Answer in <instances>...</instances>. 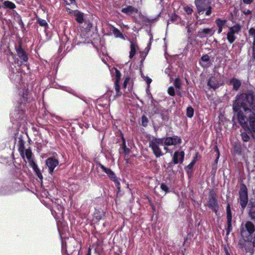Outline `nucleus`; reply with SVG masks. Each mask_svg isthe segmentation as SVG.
<instances>
[{"label":"nucleus","instance_id":"obj_42","mask_svg":"<svg viewBox=\"0 0 255 255\" xmlns=\"http://www.w3.org/2000/svg\"><path fill=\"white\" fill-rule=\"evenodd\" d=\"M160 189L162 191H163L165 194L169 192V187L167 186V185L166 184H165L164 183H162L161 184Z\"/></svg>","mask_w":255,"mask_h":255},{"label":"nucleus","instance_id":"obj_58","mask_svg":"<svg viewBox=\"0 0 255 255\" xmlns=\"http://www.w3.org/2000/svg\"><path fill=\"white\" fill-rule=\"evenodd\" d=\"M161 117L163 120H167L168 119L167 116H164L163 114L162 113L161 114Z\"/></svg>","mask_w":255,"mask_h":255},{"label":"nucleus","instance_id":"obj_34","mask_svg":"<svg viewBox=\"0 0 255 255\" xmlns=\"http://www.w3.org/2000/svg\"><path fill=\"white\" fill-rule=\"evenodd\" d=\"M194 109L191 107H188L186 109V116L189 118L193 117L194 115Z\"/></svg>","mask_w":255,"mask_h":255},{"label":"nucleus","instance_id":"obj_46","mask_svg":"<svg viewBox=\"0 0 255 255\" xmlns=\"http://www.w3.org/2000/svg\"><path fill=\"white\" fill-rule=\"evenodd\" d=\"M247 241V240H244V241H239L238 244L239 248L242 250L244 249Z\"/></svg>","mask_w":255,"mask_h":255},{"label":"nucleus","instance_id":"obj_64","mask_svg":"<svg viewBox=\"0 0 255 255\" xmlns=\"http://www.w3.org/2000/svg\"><path fill=\"white\" fill-rule=\"evenodd\" d=\"M86 255H91V250L90 248L88 249V253Z\"/></svg>","mask_w":255,"mask_h":255},{"label":"nucleus","instance_id":"obj_26","mask_svg":"<svg viewBox=\"0 0 255 255\" xmlns=\"http://www.w3.org/2000/svg\"><path fill=\"white\" fill-rule=\"evenodd\" d=\"M26 156L28 161L29 164H30V161L31 160H34V159L32 158V153L31 150L30 148L25 149L24 152V156Z\"/></svg>","mask_w":255,"mask_h":255},{"label":"nucleus","instance_id":"obj_49","mask_svg":"<svg viewBox=\"0 0 255 255\" xmlns=\"http://www.w3.org/2000/svg\"><path fill=\"white\" fill-rule=\"evenodd\" d=\"M66 4L69 5L70 4H76L75 0H63Z\"/></svg>","mask_w":255,"mask_h":255},{"label":"nucleus","instance_id":"obj_30","mask_svg":"<svg viewBox=\"0 0 255 255\" xmlns=\"http://www.w3.org/2000/svg\"><path fill=\"white\" fill-rule=\"evenodd\" d=\"M99 166L104 171L107 175L109 176L111 174L113 171L110 169L106 167L104 165L101 164L100 162L98 163Z\"/></svg>","mask_w":255,"mask_h":255},{"label":"nucleus","instance_id":"obj_50","mask_svg":"<svg viewBox=\"0 0 255 255\" xmlns=\"http://www.w3.org/2000/svg\"><path fill=\"white\" fill-rule=\"evenodd\" d=\"M199 155V153L198 152H197L195 154V156L194 157H193L192 161H191V163H194V164H195V163L197 161V158H198V156Z\"/></svg>","mask_w":255,"mask_h":255},{"label":"nucleus","instance_id":"obj_24","mask_svg":"<svg viewBox=\"0 0 255 255\" xmlns=\"http://www.w3.org/2000/svg\"><path fill=\"white\" fill-rule=\"evenodd\" d=\"M114 87L116 91V95L114 96V99L116 98L120 97L122 95V92L121 91L120 84L114 83Z\"/></svg>","mask_w":255,"mask_h":255},{"label":"nucleus","instance_id":"obj_59","mask_svg":"<svg viewBox=\"0 0 255 255\" xmlns=\"http://www.w3.org/2000/svg\"><path fill=\"white\" fill-rule=\"evenodd\" d=\"M218 27V33L220 34V33H221L222 32L223 27Z\"/></svg>","mask_w":255,"mask_h":255},{"label":"nucleus","instance_id":"obj_4","mask_svg":"<svg viewBox=\"0 0 255 255\" xmlns=\"http://www.w3.org/2000/svg\"><path fill=\"white\" fill-rule=\"evenodd\" d=\"M29 93V90L27 88H24L21 92H20L18 105L16 107L18 111H24L26 108V104L30 102Z\"/></svg>","mask_w":255,"mask_h":255},{"label":"nucleus","instance_id":"obj_57","mask_svg":"<svg viewBox=\"0 0 255 255\" xmlns=\"http://www.w3.org/2000/svg\"><path fill=\"white\" fill-rule=\"evenodd\" d=\"M146 82L147 83V84H149L151 83V82H152V80L151 78L147 77H146Z\"/></svg>","mask_w":255,"mask_h":255},{"label":"nucleus","instance_id":"obj_21","mask_svg":"<svg viewBox=\"0 0 255 255\" xmlns=\"http://www.w3.org/2000/svg\"><path fill=\"white\" fill-rule=\"evenodd\" d=\"M254 248H255L253 246L251 241L249 240L247 241L245 244L244 249H245L247 253L253 254L254 253Z\"/></svg>","mask_w":255,"mask_h":255},{"label":"nucleus","instance_id":"obj_53","mask_svg":"<svg viewBox=\"0 0 255 255\" xmlns=\"http://www.w3.org/2000/svg\"><path fill=\"white\" fill-rule=\"evenodd\" d=\"M129 81V77H126L124 80V84H123V88H126L127 84Z\"/></svg>","mask_w":255,"mask_h":255},{"label":"nucleus","instance_id":"obj_51","mask_svg":"<svg viewBox=\"0 0 255 255\" xmlns=\"http://www.w3.org/2000/svg\"><path fill=\"white\" fill-rule=\"evenodd\" d=\"M186 28L187 29V33L189 36H191L192 34V28L189 26V25H187L186 26Z\"/></svg>","mask_w":255,"mask_h":255},{"label":"nucleus","instance_id":"obj_54","mask_svg":"<svg viewBox=\"0 0 255 255\" xmlns=\"http://www.w3.org/2000/svg\"><path fill=\"white\" fill-rule=\"evenodd\" d=\"M254 1V0H243V3L246 4H250Z\"/></svg>","mask_w":255,"mask_h":255},{"label":"nucleus","instance_id":"obj_3","mask_svg":"<svg viewBox=\"0 0 255 255\" xmlns=\"http://www.w3.org/2000/svg\"><path fill=\"white\" fill-rule=\"evenodd\" d=\"M164 138L153 137L149 142V147L152 150L154 155L156 158L163 155L160 145L163 144Z\"/></svg>","mask_w":255,"mask_h":255},{"label":"nucleus","instance_id":"obj_32","mask_svg":"<svg viewBox=\"0 0 255 255\" xmlns=\"http://www.w3.org/2000/svg\"><path fill=\"white\" fill-rule=\"evenodd\" d=\"M112 31L116 37L123 38V35L121 31L114 26L112 27Z\"/></svg>","mask_w":255,"mask_h":255},{"label":"nucleus","instance_id":"obj_27","mask_svg":"<svg viewBox=\"0 0 255 255\" xmlns=\"http://www.w3.org/2000/svg\"><path fill=\"white\" fill-rule=\"evenodd\" d=\"M136 45L133 42L130 43V52H129V58L131 59L135 54L136 53Z\"/></svg>","mask_w":255,"mask_h":255},{"label":"nucleus","instance_id":"obj_9","mask_svg":"<svg viewBox=\"0 0 255 255\" xmlns=\"http://www.w3.org/2000/svg\"><path fill=\"white\" fill-rule=\"evenodd\" d=\"M227 224L226 235L228 236L232 230V215L230 205L228 203L226 207Z\"/></svg>","mask_w":255,"mask_h":255},{"label":"nucleus","instance_id":"obj_22","mask_svg":"<svg viewBox=\"0 0 255 255\" xmlns=\"http://www.w3.org/2000/svg\"><path fill=\"white\" fill-rule=\"evenodd\" d=\"M108 176L110 178V179L115 183V185L117 187V188L120 189V182L119 178L117 177L115 173L113 172Z\"/></svg>","mask_w":255,"mask_h":255},{"label":"nucleus","instance_id":"obj_38","mask_svg":"<svg viewBox=\"0 0 255 255\" xmlns=\"http://www.w3.org/2000/svg\"><path fill=\"white\" fill-rule=\"evenodd\" d=\"M171 137L172 138V141L173 142V145L180 144L181 143V139L177 135H174Z\"/></svg>","mask_w":255,"mask_h":255},{"label":"nucleus","instance_id":"obj_10","mask_svg":"<svg viewBox=\"0 0 255 255\" xmlns=\"http://www.w3.org/2000/svg\"><path fill=\"white\" fill-rule=\"evenodd\" d=\"M46 165L48 167L49 173L52 175L55 168L59 164L58 159L52 157H48L45 161Z\"/></svg>","mask_w":255,"mask_h":255},{"label":"nucleus","instance_id":"obj_48","mask_svg":"<svg viewBox=\"0 0 255 255\" xmlns=\"http://www.w3.org/2000/svg\"><path fill=\"white\" fill-rule=\"evenodd\" d=\"M249 35L253 37V39H255V28L251 27L249 30Z\"/></svg>","mask_w":255,"mask_h":255},{"label":"nucleus","instance_id":"obj_16","mask_svg":"<svg viewBox=\"0 0 255 255\" xmlns=\"http://www.w3.org/2000/svg\"><path fill=\"white\" fill-rule=\"evenodd\" d=\"M207 85L210 88L215 91L220 87V84L215 77H211L208 80Z\"/></svg>","mask_w":255,"mask_h":255},{"label":"nucleus","instance_id":"obj_28","mask_svg":"<svg viewBox=\"0 0 255 255\" xmlns=\"http://www.w3.org/2000/svg\"><path fill=\"white\" fill-rule=\"evenodd\" d=\"M11 79L16 83H20L22 81V76L19 72L13 74Z\"/></svg>","mask_w":255,"mask_h":255},{"label":"nucleus","instance_id":"obj_17","mask_svg":"<svg viewBox=\"0 0 255 255\" xmlns=\"http://www.w3.org/2000/svg\"><path fill=\"white\" fill-rule=\"evenodd\" d=\"M121 11L127 15H130L133 13H137L138 10L131 5H128L127 7L123 8Z\"/></svg>","mask_w":255,"mask_h":255},{"label":"nucleus","instance_id":"obj_31","mask_svg":"<svg viewBox=\"0 0 255 255\" xmlns=\"http://www.w3.org/2000/svg\"><path fill=\"white\" fill-rule=\"evenodd\" d=\"M3 4L5 7L10 9H13L16 7V5L13 2L8 0L5 1Z\"/></svg>","mask_w":255,"mask_h":255},{"label":"nucleus","instance_id":"obj_60","mask_svg":"<svg viewBox=\"0 0 255 255\" xmlns=\"http://www.w3.org/2000/svg\"><path fill=\"white\" fill-rule=\"evenodd\" d=\"M252 50H255V39H253Z\"/></svg>","mask_w":255,"mask_h":255},{"label":"nucleus","instance_id":"obj_63","mask_svg":"<svg viewBox=\"0 0 255 255\" xmlns=\"http://www.w3.org/2000/svg\"><path fill=\"white\" fill-rule=\"evenodd\" d=\"M18 23L22 26V27H23L24 26V24H23V21H22L21 19L20 20V21L18 22Z\"/></svg>","mask_w":255,"mask_h":255},{"label":"nucleus","instance_id":"obj_52","mask_svg":"<svg viewBox=\"0 0 255 255\" xmlns=\"http://www.w3.org/2000/svg\"><path fill=\"white\" fill-rule=\"evenodd\" d=\"M220 156L217 155V157L214 161V163L213 164V169L217 168V164L218 163Z\"/></svg>","mask_w":255,"mask_h":255},{"label":"nucleus","instance_id":"obj_15","mask_svg":"<svg viewBox=\"0 0 255 255\" xmlns=\"http://www.w3.org/2000/svg\"><path fill=\"white\" fill-rule=\"evenodd\" d=\"M30 166L32 168L34 172H35L36 176L38 177L39 179L41 181L43 179V176L42 173L39 169L37 164L35 163L34 160H31L30 161V164H29Z\"/></svg>","mask_w":255,"mask_h":255},{"label":"nucleus","instance_id":"obj_1","mask_svg":"<svg viewBox=\"0 0 255 255\" xmlns=\"http://www.w3.org/2000/svg\"><path fill=\"white\" fill-rule=\"evenodd\" d=\"M233 111L243 128H249L255 138V92L249 90L236 95L233 102Z\"/></svg>","mask_w":255,"mask_h":255},{"label":"nucleus","instance_id":"obj_2","mask_svg":"<svg viewBox=\"0 0 255 255\" xmlns=\"http://www.w3.org/2000/svg\"><path fill=\"white\" fill-rule=\"evenodd\" d=\"M194 4L197 11L199 14H203L205 11L206 16H210L212 12L211 2L208 0H195Z\"/></svg>","mask_w":255,"mask_h":255},{"label":"nucleus","instance_id":"obj_6","mask_svg":"<svg viewBox=\"0 0 255 255\" xmlns=\"http://www.w3.org/2000/svg\"><path fill=\"white\" fill-rule=\"evenodd\" d=\"M207 206L209 209L212 210L216 215L218 214L219 205L218 200L216 198V193L213 190H211L209 192Z\"/></svg>","mask_w":255,"mask_h":255},{"label":"nucleus","instance_id":"obj_43","mask_svg":"<svg viewBox=\"0 0 255 255\" xmlns=\"http://www.w3.org/2000/svg\"><path fill=\"white\" fill-rule=\"evenodd\" d=\"M178 17L179 16L177 14H176L175 12H173L171 14L169 20L172 23H174L177 20Z\"/></svg>","mask_w":255,"mask_h":255},{"label":"nucleus","instance_id":"obj_18","mask_svg":"<svg viewBox=\"0 0 255 255\" xmlns=\"http://www.w3.org/2000/svg\"><path fill=\"white\" fill-rule=\"evenodd\" d=\"M24 144L25 142L22 138L19 139L18 141V151L23 159H24Z\"/></svg>","mask_w":255,"mask_h":255},{"label":"nucleus","instance_id":"obj_33","mask_svg":"<svg viewBox=\"0 0 255 255\" xmlns=\"http://www.w3.org/2000/svg\"><path fill=\"white\" fill-rule=\"evenodd\" d=\"M194 164L190 162L187 166L185 167V169L188 176L191 175L192 172V169L194 166Z\"/></svg>","mask_w":255,"mask_h":255},{"label":"nucleus","instance_id":"obj_20","mask_svg":"<svg viewBox=\"0 0 255 255\" xmlns=\"http://www.w3.org/2000/svg\"><path fill=\"white\" fill-rule=\"evenodd\" d=\"M200 60L202 62L207 63L206 64H205V65H203L201 64V61H200V65L203 67H209V66H210L212 64L210 57L209 56V55L208 54L203 55L200 59Z\"/></svg>","mask_w":255,"mask_h":255},{"label":"nucleus","instance_id":"obj_41","mask_svg":"<svg viewBox=\"0 0 255 255\" xmlns=\"http://www.w3.org/2000/svg\"><path fill=\"white\" fill-rule=\"evenodd\" d=\"M242 139L244 142H248L250 139V137L246 132L241 133Z\"/></svg>","mask_w":255,"mask_h":255},{"label":"nucleus","instance_id":"obj_36","mask_svg":"<svg viewBox=\"0 0 255 255\" xmlns=\"http://www.w3.org/2000/svg\"><path fill=\"white\" fill-rule=\"evenodd\" d=\"M226 22V20H223L219 18H217L215 21V22L218 27H223Z\"/></svg>","mask_w":255,"mask_h":255},{"label":"nucleus","instance_id":"obj_14","mask_svg":"<svg viewBox=\"0 0 255 255\" xmlns=\"http://www.w3.org/2000/svg\"><path fill=\"white\" fill-rule=\"evenodd\" d=\"M229 85L233 86L232 89L233 91H238L242 85V82L240 80L236 78H232L230 79Z\"/></svg>","mask_w":255,"mask_h":255},{"label":"nucleus","instance_id":"obj_56","mask_svg":"<svg viewBox=\"0 0 255 255\" xmlns=\"http://www.w3.org/2000/svg\"><path fill=\"white\" fill-rule=\"evenodd\" d=\"M214 148L215 151L216 152V153H217V155H219V156H220V151H219V148L218 147V146L217 145H215L214 146Z\"/></svg>","mask_w":255,"mask_h":255},{"label":"nucleus","instance_id":"obj_8","mask_svg":"<svg viewBox=\"0 0 255 255\" xmlns=\"http://www.w3.org/2000/svg\"><path fill=\"white\" fill-rule=\"evenodd\" d=\"M15 49L17 56L20 59V63L22 64L23 62H26L28 59V56L26 52L22 48L21 42H19L18 45L15 44Z\"/></svg>","mask_w":255,"mask_h":255},{"label":"nucleus","instance_id":"obj_7","mask_svg":"<svg viewBox=\"0 0 255 255\" xmlns=\"http://www.w3.org/2000/svg\"><path fill=\"white\" fill-rule=\"evenodd\" d=\"M241 26L237 23L234 25L229 27V31L227 33V39L230 44L233 43L236 39V34H238L241 30Z\"/></svg>","mask_w":255,"mask_h":255},{"label":"nucleus","instance_id":"obj_19","mask_svg":"<svg viewBox=\"0 0 255 255\" xmlns=\"http://www.w3.org/2000/svg\"><path fill=\"white\" fill-rule=\"evenodd\" d=\"M248 214L252 220H255V204L253 202H250L248 204Z\"/></svg>","mask_w":255,"mask_h":255},{"label":"nucleus","instance_id":"obj_12","mask_svg":"<svg viewBox=\"0 0 255 255\" xmlns=\"http://www.w3.org/2000/svg\"><path fill=\"white\" fill-rule=\"evenodd\" d=\"M185 153L184 151H176L173 154L172 161L175 164H182L184 161Z\"/></svg>","mask_w":255,"mask_h":255},{"label":"nucleus","instance_id":"obj_47","mask_svg":"<svg viewBox=\"0 0 255 255\" xmlns=\"http://www.w3.org/2000/svg\"><path fill=\"white\" fill-rule=\"evenodd\" d=\"M184 10L187 14H191L193 11V9L187 5L184 7Z\"/></svg>","mask_w":255,"mask_h":255},{"label":"nucleus","instance_id":"obj_61","mask_svg":"<svg viewBox=\"0 0 255 255\" xmlns=\"http://www.w3.org/2000/svg\"><path fill=\"white\" fill-rule=\"evenodd\" d=\"M252 57L255 59V50H252Z\"/></svg>","mask_w":255,"mask_h":255},{"label":"nucleus","instance_id":"obj_5","mask_svg":"<svg viewBox=\"0 0 255 255\" xmlns=\"http://www.w3.org/2000/svg\"><path fill=\"white\" fill-rule=\"evenodd\" d=\"M239 202L242 210H244L248 203V189L244 183H241L239 192Z\"/></svg>","mask_w":255,"mask_h":255},{"label":"nucleus","instance_id":"obj_11","mask_svg":"<svg viewBox=\"0 0 255 255\" xmlns=\"http://www.w3.org/2000/svg\"><path fill=\"white\" fill-rule=\"evenodd\" d=\"M255 231V226L251 221L246 222L245 227L241 229V233L244 236L246 232H248L249 236H251Z\"/></svg>","mask_w":255,"mask_h":255},{"label":"nucleus","instance_id":"obj_29","mask_svg":"<svg viewBox=\"0 0 255 255\" xmlns=\"http://www.w3.org/2000/svg\"><path fill=\"white\" fill-rule=\"evenodd\" d=\"M76 20L79 23H82L84 21V15L83 13L78 12L75 14Z\"/></svg>","mask_w":255,"mask_h":255},{"label":"nucleus","instance_id":"obj_39","mask_svg":"<svg viewBox=\"0 0 255 255\" xmlns=\"http://www.w3.org/2000/svg\"><path fill=\"white\" fill-rule=\"evenodd\" d=\"M141 125L143 127H146L147 126V124L148 123V118L145 115H142L141 116Z\"/></svg>","mask_w":255,"mask_h":255},{"label":"nucleus","instance_id":"obj_23","mask_svg":"<svg viewBox=\"0 0 255 255\" xmlns=\"http://www.w3.org/2000/svg\"><path fill=\"white\" fill-rule=\"evenodd\" d=\"M120 135L122 140V148L123 151L125 154H128L130 152V149L127 147L126 139L122 132H121Z\"/></svg>","mask_w":255,"mask_h":255},{"label":"nucleus","instance_id":"obj_45","mask_svg":"<svg viewBox=\"0 0 255 255\" xmlns=\"http://www.w3.org/2000/svg\"><path fill=\"white\" fill-rule=\"evenodd\" d=\"M168 94L171 96H174L175 95V90L172 86L169 87L167 90Z\"/></svg>","mask_w":255,"mask_h":255},{"label":"nucleus","instance_id":"obj_62","mask_svg":"<svg viewBox=\"0 0 255 255\" xmlns=\"http://www.w3.org/2000/svg\"><path fill=\"white\" fill-rule=\"evenodd\" d=\"M150 205L151 206L153 211L154 212L155 209V206H154L153 204L152 203H150Z\"/></svg>","mask_w":255,"mask_h":255},{"label":"nucleus","instance_id":"obj_55","mask_svg":"<svg viewBox=\"0 0 255 255\" xmlns=\"http://www.w3.org/2000/svg\"><path fill=\"white\" fill-rule=\"evenodd\" d=\"M176 164H175L174 163V162L172 161V162H170L169 163H168V166H167V168L168 169V168H172L173 166L174 165H175Z\"/></svg>","mask_w":255,"mask_h":255},{"label":"nucleus","instance_id":"obj_40","mask_svg":"<svg viewBox=\"0 0 255 255\" xmlns=\"http://www.w3.org/2000/svg\"><path fill=\"white\" fill-rule=\"evenodd\" d=\"M174 85L175 86V87L177 89H180L181 88V81L179 79V78H175V79L174 80Z\"/></svg>","mask_w":255,"mask_h":255},{"label":"nucleus","instance_id":"obj_35","mask_svg":"<svg viewBox=\"0 0 255 255\" xmlns=\"http://www.w3.org/2000/svg\"><path fill=\"white\" fill-rule=\"evenodd\" d=\"M121 78V73L117 69H115V83L120 84Z\"/></svg>","mask_w":255,"mask_h":255},{"label":"nucleus","instance_id":"obj_44","mask_svg":"<svg viewBox=\"0 0 255 255\" xmlns=\"http://www.w3.org/2000/svg\"><path fill=\"white\" fill-rule=\"evenodd\" d=\"M160 108L157 105L154 104L153 107L152 109V112L154 114H158L160 113Z\"/></svg>","mask_w":255,"mask_h":255},{"label":"nucleus","instance_id":"obj_25","mask_svg":"<svg viewBox=\"0 0 255 255\" xmlns=\"http://www.w3.org/2000/svg\"><path fill=\"white\" fill-rule=\"evenodd\" d=\"M36 23L39 24L40 26L44 27L45 29L48 28V24L46 21L39 17H36Z\"/></svg>","mask_w":255,"mask_h":255},{"label":"nucleus","instance_id":"obj_13","mask_svg":"<svg viewBox=\"0 0 255 255\" xmlns=\"http://www.w3.org/2000/svg\"><path fill=\"white\" fill-rule=\"evenodd\" d=\"M214 31H213L212 28H205L200 29L197 33V35L200 38H203L204 37L212 36L214 34Z\"/></svg>","mask_w":255,"mask_h":255},{"label":"nucleus","instance_id":"obj_37","mask_svg":"<svg viewBox=\"0 0 255 255\" xmlns=\"http://www.w3.org/2000/svg\"><path fill=\"white\" fill-rule=\"evenodd\" d=\"M173 142L172 141V138L171 137H167L165 138H164L163 144L166 146L172 145Z\"/></svg>","mask_w":255,"mask_h":255}]
</instances>
